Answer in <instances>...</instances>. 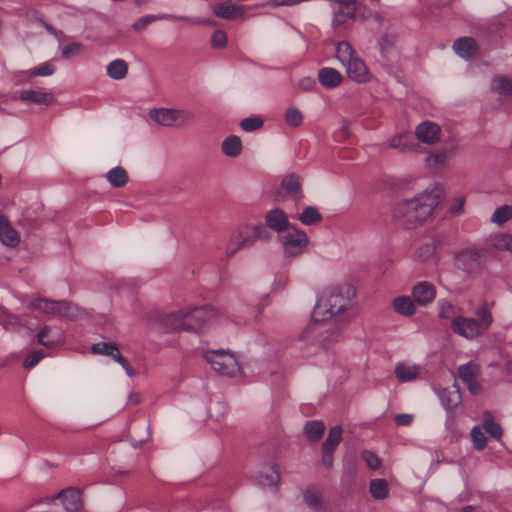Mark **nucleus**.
<instances>
[{
	"mask_svg": "<svg viewBox=\"0 0 512 512\" xmlns=\"http://www.w3.org/2000/svg\"><path fill=\"white\" fill-rule=\"evenodd\" d=\"M389 146L400 152L415 151L417 145L412 141L407 133H399L389 140Z\"/></svg>",
	"mask_w": 512,
	"mask_h": 512,
	"instance_id": "obj_21",
	"label": "nucleus"
},
{
	"mask_svg": "<svg viewBox=\"0 0 512 512\" xmlns=\"http://www.w3.org/2000/svg\"><path fill=\"white\" fill-rule=\"evenodd\" d=\"M263 122L260 118H246L241 121V127L245 131H253L259 129L262 126Z\"/></svg>",
	"mask_w": 512,
	"mask_h": 512,
	"instance_id": "obj_49",
	"label": "nucleus"
},
{
	"mask_svg": "<svg viewBox=\"0 0 512 512\" xmlns=\"http://www.w3.org/2000/svg\"><path fill=\"white\" fill-rule=\"evenodd\" d=\"M476 315L477 317L480 319V321H478V323L480 324V328L483 330V332L485 330H487L489 328V326L492 324L493 322V317L490 313V311L488 310V308L483 305V306H480L477 311H476Z\"/></svg>",
	"mask_w": 512,
	"mask_h": 512,
	"instance_id": "obj_41",
	"label": "nucleus"
},
{
	"mask_svg": "<svg viewBox=\"0 0 512 512\" xmlns=\"http://www.w3.org/2000/svg\"><path fill=\"white\" fill-rule=\"evenodd\" d=\"M342 440V428L340 426H335L330 429L328 436L323 443L322 450L333 451L336 449L338 444Z\"/></svg>",
	"mask_w": 512,
	"mask_h": 512,
	"instance_id": "obj_34",
	"label": "nucleus"
},
{
	"mask_svg": "<svg viewBox=\"0 0 512 512\" xmlns=\"http://www.w3.org/2000/svg\"><path fill=\"white\" fill-rule=\"evenodd\" d=\"M56 498H57V495L56 496L47 497V498L44 499V502L52 503Z\"/></svg>",
	"mask_w": 512,
	"mask_h": 512,
	"instance_id": "obj_64",
	"label": "nucleus"
},
{
	"mask_svg": "<svg viewBox=\"0 0 512 512\" xmlns=\"http://www.w3.org/2000/svg\"><path fill=\"white\" fill-rule=\"evenodd\" d=\"M106 178L112 187L121 188L128 183L129 174L125 168L116 166L107 172Z\"/></svg>",
	"mask_w": 512,
	"mask_h": 512,
	"instance_id": "obj_22",
	"label": "nucleus"
},
{
	"mask_svg": "<svg viewBox=\"0 0 512 512\" xmlns=\"http://www.w3.org/2000/svg\"><path fill=\"white\" fill-rule=\"evenodd\" d=\"M213 12L217 17L226 20L242 18L244 15L243 7L236 5L231 1H225L214 5Z\"/></svg>",
	"mask_w": 512,
	"mask_h": 512,
	"instance_id": "obj_17",
	"label": "nucleus"
},
{
	"mask_svg": "<svg viewBox=\"0 0 512 512\" xmlns=\"http://www.w3.org/2000/svg\"><path fill=\"white\" fill-rule=\"evenodd\" d=\"M419 374L420 368L417 365L399 363L395 367V375L400 382L415 380Z\"/></svg>",
	"mask_w": 512,
	"mask_h": 512,
	"instance_id": "obj_23",
	"label": "nucleus"
},
{
	"mask_svg": "<svg viewBox=\"0 0 512 512\" xmlns=\"http://www.w3.org/2000/svg\"><path fill=\"white\" fill-rule=\"evenodd\" d=\"M54 315L66 317L70 320H77L83 317L88 316V312H86L81 307L75 305L69 301H56V308Z\"/></svg>",
	"mask_w": 512,
	"mask_h": 512,
	"instance_id": "obj_16",
	"label": "nucleus"
},
{
	"mask_svg": "<svg viewBox=\"0 0 512 512\" xmlns=\"http://www.w3.org/2000/svg\"><path fill=\"white\" fill-rule=\"evenodd\" d=\"M441 401L448 409L458 406L461 402L458 388L454 386L452 389H444L441 392Z\"/></svg>",
	"mask_w": 512,
	"mask_h": 512,
	"instance_id": "obj_31",
	"label": "nucleus"
},
{
	"mask_svg": "<svg viewBox=\"0 0 512 512\" xmlns=\"http://www.w3.org/2000/svg\"><path fill=\"white\" fill-rule=\"evenodd\" d=\"M20 99L23 102L49 105L54 101V96L52 93L48 92L24 90L20 93Z\"/></svg>",
	"mask_w": 512,
	"mask_h": 512,
	"instance_id": "obj_20",
	"label": "nucleus"
},
{
	"mask_svg": "<svg viewBox=\"0 0 512 512\" xmlns=\"http://www.w3.org/2000/svg\"><path fill=\"white\" fill-rule=\"evenodd\" d=\"M445 195L442 185L435 183L411 199L397 202L391 213L393 222L406 230L422 225Z\"/></svg>",
	"mask_w": 512,
	"mask_h": 512,
	"instance_id": "obj_1",
	"label": "nucleus"
},
{
	"mask_svg": "<svg viewBox=\"0 0 512 512\" xmlns=\"http://www.w3.org/2000/svg\"><path fill=\"white\" fill-rule=\"evenodd\" d=\"M262 479L269 486L278 487L281 481L280 473L276 466H271L267 473H262Z\"/></svg>",
	"mask_w": 512,
	"mask_h": 512,
	"instance_id": "obj_44",
	"label": "nucleus"
},
{
	"mask_svg": "<svg viewBox=\"0 0 512 512\" xmlns=\"http://www.w3.org/2000/svg\"><path fill=\"white\" fill-rule=\"evenodd\" d=\"M464 203H465L464 197L456 198L451 207V211L454 214H460L463 211Z\"/></svg>",
	"mask_w": 512,
	"mask_h": 512,
	"instance_id": "obj_55",
	"label": "nucleus"
},
{
	"mask_svg": "<svg viewBox=\"0 0 512 512\" xmlns=\"http://www.w3.org/2000/svg\"><path fill=\"white\" fill-rule=\"evenodd\" d=\"M394 309L404 315L411 316L415 313L414 302L406 296L398 297L393 302Z\"/></svg>",
	"mask_w": 512,
	"mask_h": 512,
	"instance_id": "obj_33",
	"label": "nucleus"
},
{
	"mask_svg": "<svg viewBox=\"0 0 512 512\" xmlns=\"http://www.w3.org/2000/svg\"><path fill=\"white\" fill-rule=\"evenodd\" d=\"M162 17L161 16H144L142 18H140L138 21H136L134 24H133V29L135 31H140V30H143L147 25L151 24L152 22L158 20V19H161Z\"/></svg>",
	"mask_w": 512,
	"mask_h": 512,
	"instance_id": "obj_52",
	"label": "nucleus"
},
{
	"mask_svg": "<svg viewBox=\"0 0 512 512\" xmlns=\"http://www.w3.org/2000/svg\"><path fill=\"white\" fill-rule=\"evenodd\" d=\"M130 399L137 404L139 402V396L137 394H131Z\"/></svg>",
	"mask_w": 512,
	"mask_h": 512,
	"instance_id": "obj_63",
	"label": "nucleus"
},
{
	"mask_svg": "<svg viewBox=\"0 0 512 512\" xmlns=\"http://www.w3.org/2000/svg\"><path fill=\"white\" fill-rule=\"evenodd\" d=\"M82 45L79 43H71L63 48L62 54L65 58L70 55L77 54L81 51Z\"/></svg>",
	"mask_w": 512,
	"mask_h": 512,
	"instance_id": "obj_54",
	"label": "nucleus"
},
{
	"mask_svg": "<svg viewBox=\"0 0 512 512\" xmlns=\"http://www.w3.org/2000/svg\"><path fill=\"white\" fill-rule=\"evenodd\" d=\"M149 438H150V431L148 428H144L143 435L139 440L140 444L145 443Z\"/></svg>",
	"mask_w": 512,
	"mask_h": 512,
	"instance_id": "obj_61",
	"label": "nucleus"
},
{
	"mask_svg": "<svg viewBox=\"0 0 512 512\" xmlns=\"http://www.w3.org/2000/svg\"><path fill=\"white\" fill-rule=\"evenodd\" d=\"M493 246L495 249L500 251H511L512 252V235L501 234L494 240Z\"/></svg>",
	"mask_w": 512,
	"mask_h": 512,
	"instance_id": "obj_43",
	"label": "nucleus"
},
{
	"mask_svg": "<svg viewBox=\"0 0 512 512\" xmlns=\"http://www.w3.org/2000/svg\"><path fill=\"white\" fill-rule=\"evenodd\" d=\"M493 91L500 95H511L512 94V81L508 78L498 76L493 79Z\"/></svg>",
	"mask_w": 512,
	"mask_h": 512,
	"instance_id": "obj_37",
	"label": "nucleus"
},
{
	"mask_svg": "<svg viewBox=\"0 0 512 512\" xmlns=\"http://www.w3.org/2000/svg\"><path fill=\"white\" fill-rule=\"evenodd\" d=\"M458 375L463 382L470 383L471 381L479 377V366L474 362H469L467 364L461 365L458 368Z\"/></svg>",
	"mask_w": 512,
	"mask_h": 512,
	"instance_id": "obj_29",
	"label": "nucleus"
},
{
	"mask_svg": "<svg viewBox=\"0 0 512 512\" xmlns=\"http://www.w3.org/2000/svg\"><path fill=\"white\" fill-rule=\"evenodd\" d=\"M211 368L221 376L241 377L243 369L236 356L229 350H210L204 354Z\"/></svg>",
	"mask_w": 512,
	"mask_h": 512,
	"instance_id": "obj_5",
	"label": "nucleus"
},
{
	"mask_svg": "<svg viewBox=\"0 0 512 512\" xmlns=\"http://www.w3.org/2000/svg\"><path fill=\"white\" fill-rule=\"evenodd\" d=\"M107 73L112 79H123L128 73V65L124 60H114L107 66Z\"/></svg>",
	"mask_w": 512,
	"mask_h": 512,
	"instance_id": "obj_30",
	"label": "nucleus"
},
{
	"mask_svg": "<svg viewBox=\"0 0 512 512\" xmlns=\"http://www.w3.org/2000/svg\"><path fill=\"white\" fill-rule=\"evenodd\" d=\"M221 316L215 307L206 305L171 312L165 323L172 330L199 332L204 327L214 324Z\"/></svg>",
	"mask_w": 512,
	"mask_h": 512,
	"instance_id": "obj_3",
	"label": "nucleus"
},
{
	"mask_svg": "<svg viewBox=\"0 0 512 512\" xmlns=\"http://www.w3.org/2000/svg\"><path fill=\"white\" fill-rule=\"evenodd\" d=\"M299 219L304 225H313L320 222L322 216L315 207L308 206L300 214Z\"/></svg>",
	"mask_w": 512,
	"mask_h": 512,
	"instance_id": "obj_38",
	"label": "nucleus"
},
{
	"mask_svg": "<svg viewBox=\"0 0 512 512\" xmlns=\"http://www.w3.org/2000/svg\"><path fill=\"white\" fill-rule=\"evenodd\" d=\"M354 296L355 290L347 284L327 288L315 304L311 321L325 322L345 313L351 307Z\"/></svg>",
	"mask_w": 512,
	"mask_h": 512,
	"instance_id": "obj_2",
	"label": "nucleus"
},
{
	"mask_svg": "<svg viewBox=\"0 0 512 512\" xmlns=\"http://www.w3.org/2000/svg\"><path fill=\"white\" fill-rule=\"evenodd\" d=\"M472 441L477 450H482L486 446V437L479 427H474L471 431Z\"/></svg>",
	"mask_w": 512,
	"mask_h": 512,
	"instance_id": "obj_47",
	"label": "nucleus"
},
{
	"mask_svg": "<svg viewBox=\"0 0 512 512\" xmlns=\"http://www.w3.org/2000/svg\"><path fill=\"white\" fill-rule=\"evenodd\" d=\"M43 357L42 351H33L23 361V366L27 369L35 366Z\"/></svg>",
	"mask_w": 512,
	"mask_h": 512,
	"instance_id": "obj_51",
	"label": "nucleus"
},
{
	"mask_svg": "<svg viewBox=\"0 0 512 512\" xmlns=\"http://www.w3.org/2000/svg\"><path fill=\"white\" fill-rule=\"evenodd\" d=\"M415 136L421 143L434 145L440 140L441 129L436 123L424 121L416 127Z\"/></svg>",
	"mask_w": 512,
	"mask_h": 512,
	"instance_id": "obj_10",
	"label": "nucleus"
},
{
	"mask_svg": "<svg viewBox=\"0 0 512 512\" xmlns=\"http://www.w3.org/2000/svg\"><path fill=\"white\" fill-rule=\"evenodd\" d=\"M451 328L456 334L466 339H474L483 333L477 320L461 316L453 319Z\"/></svg>",
	"mask_w": 512,
	"mask_h": 512,
	"instance_id": "obj_9",
	"label": "nucleus"
},
{
	"mask_svg": "<svg viewBox=\"0 0 512 512\" xmlns=\"http://www.w3.org/2000/svg\"><path fill=\"white\" fill-rule=\"evenodd\" d=\"M457 262L466 274L474 275L484 268L485 256L479 251L465 250L458 255Z\"/></svg>",
	"mask_w": 512,
	"mask_h": 512,
	"instance_id": "obj_8",
	"label": "nucleus"
},
{
	"mask_svg": "<svg viewBox=\"0 0 512 512\" xmlns=\"http://www.w3.org/2000/svg\"><path fill=\"white\" fill-rule=\"evenodd\" d=\"M253 245V237L250 234L244 233L239 230L235 232L231 238V243L226 250L228 257L233 256L237 251L242 248L250 247Z\"/></svg>",
	"mask_w": 512,
	"mask_h": 512,
	"instance_id": "obj_19",
	"label": "nucleus"
},
{
	"mask_svg": "<svg viewBox=\"0 0 512 512\" xmlns=\"http://www.w3.org/2000/svg\"><path fill=\"white\" fill-rule=\"evenodd\" d=\"M49 331V328L48 327H44L43 329H41L37 335V338H38V342L44 346H50L51 344L48 343L47 341L44 340L46 334L48 333Z\"/></svg>",
	"mask_w": 512,
	"mask_h": 512,
	"instance_id": "obj_58",
	"label": "nucleus"
},
{
	"mask_svg": "<svg viewBox=\"0 0 512 512\" xmlns=\"http://www.w3.org/2000/svg\"><path fill=\"white\" fill-rule=\"evenodd\" d=\"M505 370L509 375H512V359L506 363Z\"/></svg>",
	"mask_w": 512,
	"mask_h": 512,
	"instance_id": "obj_62",
	"label": "nucleus"
},
{
	"mask_svg": "<svg viewBox=\"0 0 512 512\" xmlns=\"http://www.w3.org/2000/svg\"><path fill=\"white\" fill-rule=\"evenodd\" d=\"M276 197L278 201H284L287 198H300L301 183L299 177L293 174L284 177L277 191Z\"/></svg>",
	"mask_w": 512,
	"mask_h": 512,
	"instance_id": "obj_11",
	"label": "nucleus"
},
{
	"mask_svg": "<svg viewBox=\"0 0 512 512\" xmlns=\"http://www.w3.org/2000/svg\"><path fill=\"white\" fill-rule=\"evenodd\" d=\"M148 116L151 121L164 127H172L176 123L184 125L194 120V114L186 109L153 108Z\"/></svg>",
	"mask_w": 512,
	"mask_h": 512,
	"instance_id": "obj_6",
	"label": "nucleus"
},
{
	"mask_svg": "<svg viewBox=\"0 0 512 512\" xmlns=\"http://www.w3.org/2000/svg\"><path fill=\"white\" fill-rule=\"evenodd\" d=\"M54 71H55L54 66L51 63L45 62L38 67L30 69L27 72V76L28 77L49 76V75H52L54 73Z\"/></svg>",
	"mask_w": 512,
	"mask_h": 512,
	"instance_id": "obj_46",
	"label": "nucleus"
},
{
	"mask_svg": "<svg viewBox=\"0 0 512 512\" xmlns=\"http://www.w3.org/2000/svg\"><path fill=\"white\" fill-rule=\"evenodd\" d=\"M435 288L427 282L418 283L412 291L413 298L421 305H426L435 298Z\"/></svg>",
	"mask_w": 512,
	"mask_h": 512,
	"instance_id": "obj_18",
	"label": "nucleus"
},
{
	"mask_svg": "<svg viewBox=\"0 0 512 512\" xmlns=\"http://www.w3.org/2000/svg\"><path fill=\"white\" fill-rule=\"evenodd\" d=\"M396 422L400 426H407L412 422V415L410 414H399L396 416Z\"/></svg>",
	"mask_w": 512,
	"mask_h": 512,
	"instance_id": "obj_57",
	"label": "nucleus"
},
{
	"mask_svg": "<svg viewBox=\"0 0 512 512\" xmlns=\"http://www.w3.org/2000/svg\"><path fill=\"white\" fill-rule=\"evenodd\" d=\"M448 165L447 151L430 150L425 158L426 168L433 172L439 173L444 171Z\"/></svg>",
	"mask_w": 512,
	"mask_h": 512,
	"instance_id": "obj_14",
	"label": "nucleus"
},
{
	"mask_svg": "<svg viewBox=\"0 0 512 512\" xmlns=\"http://www.w3.org/2000/svg\"><path fill=\"white\" fill-rule=\"evenodd\" d=\"M512 218V206L509 205H503L501 207H498L493 215H492V222L497 225H502L508 220Z\"/></svg>",
	"mask_w": 512,
	"mask_h": 512,
	"instance_id": "obj_39",
	"label": "nucleus"
},
{
	"mask_svg": "<svg viewBox=\"0 0 512 512\" xmlns=\"http://www.w3.org/2000/svg\"><path fill=\"white\" fill-rule=\"evenodd\" d=\"M451 309H452V307L450 305L443 306L442 309H441V312H440V317L448 318L449 317V312L451 311Z\"/></svg>",
	"mask_w": 512,
	"mask_h": 512,
	"instance_id": "obj_60",
	"label": "nucleus"
},
{
	"mask_svg": "<svg viewBox=\"0 0 512 512\" xmlns=\"http://www.w3.org/2000/svg\"><path fill=\"white\" fill-rule=\"evenodd\" d=\"M303 498L305 503L310 508L320 511L322 502V496L320 492L314 491L312 489H307L303 494Z\"/></svg>",
	"mask_w": 512,
	"mask_h": 512,
	"instance_id": "obj_40",
	"label": "nucleus"
},
{
	"mask_svg": "<svg viewBox=\"0 0 512 512\" xmlns=\"http://www.w3.org/2000/svg\"><path fill=\"white\" fill-rule=\"evenodd\" d=\"M0 240L9 247H16L20 242L19 233L12 227L5 215H0Z\"/></svg>",
	"mask_w": 512,
	"mask_h": 512,
	"instance_id": "obj_15",
	"label": "nucleus"
},
{
	"mask_svg": "<svg viewBox=\"0 0 512 512\" xmlns=\"http://www.w3.org/2000/svg\"><path fill=\"white\" fill-rule=\"evenodd\" d=\"M250 234L253 237V242L255 239H266L268 237V232L262 225H255L252 227Z\"/></svg>",
	"mask_w": 512,
	"mask_h": 512,
	"instance_id": "obj_53",
	"label": "nucleus"
},
{
	"mask_svg": "<svg viewBox=\"0 0 512 512\" xmlns=\"http://www.w3.org/2000/svg\"><path fill=\"white\" fill-rule=\"evenodd\" d=\"M416 255L424 263L431 262L435 256V246L433 244H426L417 250Z\"/></svg>",
	"mask_w": 512,
	"mask_h": 512,
	"instance_id": "obj_42",
	"label": "nucleus"
},
{
	"mask_svg": "<svg viewBox=\"0 0 512 512\" xmlns=\"http://www.w3.org/2000/svg\"><path fill=\"white\" fill-rule=\"evenodd\" d=\"M369 492L376 500H383L388 497L389 487L385 479H374L370 482Z\"/></svg>",
	"mask_w": 512,
	"mask_h": 512,
	"instance_id": "obj_28",
	"label": "nucleus"
},
{
	"mask_svg": "<svg viewBox=\"0 0 512 512\" xmlns=\"http://www.w3.org/2000/svg\"><path fill=\"white\" fill-rule=\"evenodd\" d=\"M30 308L45 314L54 315L56 301L45 298H36L30 302Z\"/></svg>",
	"mask_w": 512,
	"mask_h": 512,
	"instance_id": "obj_35",
	"label": "nucleus"
},
{
	"mask_svg": "<svg viewBox=\"0 0 512 512\" xmlns=\"http://www.w3.org/2000/svg\"><path fill=\"white\" fill-rule=\"evenodd\" d=\"M466 384H467V387L470 390V392L473 394H478L481 391V386L478 383L477 379L471 381L470 383H466Z\"/></svg>",
	"mask_w": 512,
	"mask_h": 512,
	"instance_id": "obj_59",
	"label": "nucleus"
},
{
	"mask_svg": "<svg viewBox=\"0 0 512 512\" xmlns=\"http://www.w3.org/2000/svg\"><path fill=\"white\" fill-rule=\"evenodd\" d=\"M362 459L366 462L369 468L377 470L381 467V460L378 456L371 451H364L362 453Z\"/></svg>",
	"mask_w": 512,
	"mask_h": 512,
	"instance_id": "obj_48",
	"label": "nucleus"
},
{
	"mask_svg": "<svg viewBox=\"0 0 512 512\" xmlns=\"http://www.w3.org/2000/svg\"><path fill=\"white\" fill-rule=\"evenodd\" d=\"M222 152L228 157H237L242 152L241 139L236 135H231L224 139L221 145Z\"/></svg>",
	"mask_w": 512,
	"mask_h": 512,
	"instance_id": "obj_27",
	"label": "nucleus"
},
{
	"mask_svg": "<svg viewBox=\"0 0 512 512\" xmlns=\"http://www.w3.org/2000/svg\"><path fill=\"white\" fill-rule=\"evenodd\" d=\"M64 509L67 512H79L83 506L81 491L75 488H67L57 494Z\"/></svg>",
	"mask_w": 512,
	"mask_h": 512,
	"instance_id": "obj_12",
	"label": "nucleus"
},
{
	"mask_svg": "<svg viewBox=\"0 0 512 512\" xmlns=\"http://www.w3.org/2000/svg\"><path fill=\"white\" fill-rule=\"evenodd\" d=\"M453 49L460 57H470L476 52V42L471 37H462L454 42Z\"/></svg>",
	"mask_w": 512,
	"mask_h": 512,
	"instance_id": "obj_24",
	"label": "nucleus"
},
{
	"mask_svg": "<svg viewBox=\"0 0 512 512\" xmlns=\"http://www.w3.org/2000/svg\"><path fill=\"white\" fill-rule=\"evenodd\" d=\"M483 428L495 439H500L502 436V428L494 422L492 414L488 411L483 414Z\"/></svg>",
	"mask_w": 512,
	"mask_h": 512,
	"instance_id": "obj_36",
	"label": "nucleus"
},
{
	"mask_svg": "<svg viewBox=\"0 0 512 512\" xmlns=\"http://www.w3.org/2000/svg\"><path fill=\"white\" fill-rule=\"evenodd\" d=\"M320 83L326 88H334L342 82L341 74L333 68H323L318 74Z\"/></svg>",
	"mask_w": 512,
	"mask_h": 512,
	"instance_id": "obj_25",
	"label": "nucleus"
},
{
	"mask_svg": "<svg viewBox=\"0 0 512 512\" xmlns=\"http://www.w3.org/2000/svg\"><path fill=\"white\" fill-rule=\"evenodd\" d=\"M325 426L320 421L308 422L304 427V433L308 440L318 441L322 438Z\"/></svg>",
	"mask_w": 512,
	"mask_h": 512,
	"instance_id": "obj_32",
	"label": "nucleus"
},
{
	"mask_svg": "<svg viewBox=\"0 0 512 512\" xmlns=\"http://www.w3.org/2000/svg\"><path fill=\"white\" fill-rule=\"evenodd\" d=\"M211 43L215 48H224L227 44V37L224 31H215L212 35Z\"/></svg>",
	"mask_w": 512,
	"mask_h": 512,
	"instance_id": "obj_50",
	"label": "nucleus"
},
{
	"mask_svg": "<svg viewBox=\"0 0 512 512\" xmlns=\"http://www.w3.org/2000/svg\"><path fill=\"white\" fill-rule=\"evenodd\" d=\"M285 120L292 127H299L303 122L302 113L296 108H289L285 112Z\"/></svg>",
	"mask_w": 512,
	"mask_h": 512,
	"instance_id": "obj_45",
	"label": "nucleus"
},
{
	"mask_svg": "<svg viewBox=\"0 0 512 512\" xmlns=\"http://www.w3.org/2000/svg\"><path fill=\"white\" fill-rule=\"evenodd\" d=\"M322 463L328 468L333 467V451L322 450Z\"/></svg>",
	"mask_w": 512,
	"mask_h": 512,
	"instance_id": "obj_56",
	"label": "nucleus"
},
{
	"mask_svg": "<svg viewBox=\"0 0 512 512\" xmlns=\"http://www.w3.org/2000/svg\"><path fill=\"white\" fill-rule=\"evenodd\" d=\"M265 223L267 227L276 232L288 231L289 228L288 216L280 208L270 210L265 216Z\"/></svg>",
	"mask_w": 512,
	"mask_h": 512,
	"instance_id": "obj_13",
	"label": "nucleus"
},
{
	"mask_svg": "<svg viewBox=\"0 0 512 512\" xmlns=\"http://www.w3.org/2000/svg\"><path fill=\"white\" fill-rule=\"evenodd\" d=\"M280 243L286 258H294L301 255L307 248L309 238L305 232L292 228L280 236Z\"/></svg>",
	"mask_w": 512,
	"mask_h": 512,
	"instance_id": "obj_7",
	"label": "nucleus"
},
{
	"mask_svg": "<svg viewBox=\"0 0 512 512\" xmlns=\"http://www.w3.org/2000/svg\"><path fill=\"white\" fill-rule=\"evenodd\" d=\"M92 352L95 354L109 355L119 362L122 366H126V360L122 357L117 347L108 343H97L92 346Z\"/></svg>",
	"mask_w": 512,
	"mask_h": 512,
	"instance_id": "obj_26",
	"label": "nucleus"
},
{
	"mask_svg": "<svg viewBox=\"0 0 512 512\" xmlns=\"http://www.w3.org/2000/svg\"><path fill=\"white\" fill-rule=\"evenodd\" d=\"M335 57L347 68L350 79L358 83L370 80V73L365 63L355 56L352 45L347 41H340L335 47Z\"/></svg>",
	"mask_w": 512,
	"mask_h": 512,
	"instance_id": "obj_4",
	"label": "nucleus"
}]
</instances>
